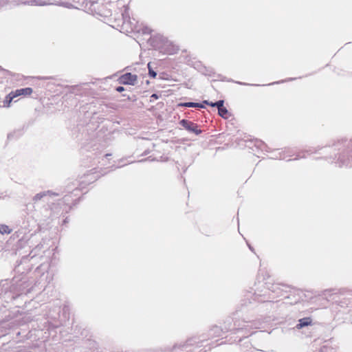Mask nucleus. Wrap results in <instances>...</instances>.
<instances>
[{
    "label": "nucleus",
    "instance_id": "obj_1",
    "mask_svg": "<svg viewBox=\"0 0 352 352\" xmlns=\"http://www.w3.org/2000/svg\"><path fill=\"white\" fill-rule=\"evenodd\" d=\"M32 91L33 90L30 87L16 89L14 91H12L11 93H10L7 97V99H8V102L10 104L14 98L22 95L29 96L32 93Z\"/></svg>",
    "mask_w": 352,
    "mask_h": 352
},
{
    "label": "nucleus",
    "instance_id": "obj_2",
    "mask_svg": "<svg viewBox=\"0 0 352 352\" xmlns=\"http://www.w3.org/2000/svg\"><path fill=\"white\" fill-rule=\"evenodd\" d=\"M137 76L131 73L124 74L119 78L120 83L131 85H134L137 81Z\"/></svg>",
    "mask_w": 352,
    "mask_h": 352
},
{
    "label": "nucleus",
    "instance_id": "obj_3",
    "mask_svg": "<svg viewBox=\"0 0 352 352\" xmlns=\"http://www.w3.org/2000/svg\"><path fill=\"white\" fill-rule=\"evenodd\" d=\"M179 124L182 126H183L185 129H186L189 132L194 133L197 135H198L201 133V131L198 130L197 129V126L195 124H193L188 120H182L180 121Z\"/></svg>",
    "mask_w": 352,
    "mask_h": 352
},
{
    "label": "nucleus",
    "instance_id": "obj_4",
    "mask_svg": "<svg viewBox=\"0 0 352 352\" xmlns=\"http://www.w3.org/2000/svg\"><path fill=\"white\" fill-rule=\"evenodd\" d=\"M311 319L309 318H305L300 319L299 320V324L297 325L298 329H301L305 326H307L311 324Z\"/></svg>",
    "mask_w": 352,
    "mask_h": 352
},
{
    "label": "nucleus",
    "instance_id": "obj_5",
    "mask_svg": "<svg viewBox=\"0 0 352 352\" xmlns=\"http://www.w3.org/2000/svg\"><path fill=\"white\" fill-rule=\"evenodd\" d=\"M223 102H224L223 100H219V101H217V102H214V103L209 102L208 100H204V104H209V105H210L212 107H217L218 108V109H220V108L224 107H223Z\"/></svg>",
    "mask_w": 352,
    "mask_h": 352
},
{
    "label": "nucleus",
    "instance_id": "obj_6",
    "mask_svg": "<svg viewBox=\"0 0 352 352\" xmlns=\"http://www.w3.org/2000/svg\"><path fill=\"white\" fill-rule=\"evenodd\" d=\"M52 194L50 191H47V192H40V193H38L36 194L34 197V201H38V200H40L43 197L46 196L47 195H51Z\"/></svg>",
    "mask_w": 352,
    "mask_h": 352
},
{
    "label": "nucleus",
    "instance_id": "obj_7",
    "mask_svg": "<svg viewBox=\"0 0 352 352\" xmlns=\"http://www.w3.org/2000/svg\"><path fill=\"white\" fill-rule=\"evenodd\" d=\"M11 230L6 225L0 224V233L1 234H10Z\"/></svg>",
    "mask_w": 352,
    "mask_h": 352
},
{
    "label": "nucleus",
    "instance_id": "obj_8",
    "mask_svg": "<svg viewBox=\"0 0 352 352\" xmlns=\"http://www.w3.org/2000/svg\"><path fill=\"white\" fill-rule=\"evenodd\" d=\"M177 106L188 107H196V106H199V103H195V102L179 103V104H177Z\"/></svg>",
    "mask_w": 352,
    "mask_h": 352
},
{
    "label": "nucleus",
    "instance_id": "obj_9",
    "mask_svg": "<svg viewBox=\"0 0 352 352\" xmlns=\"http://www.w3.org/2000/svg\"><path fill=\"white\" fill-rule=\"evenodd\" d=\"M148 68L149 76L153 78H155L157 76V73L152 69L150 63L148 64Z\"/></svg>",
    "mask_w": 352,
    "mask_h": 352
},
{
    "label": "nucleus",
    "instance_id": "obj_10",
    "mask_svg": "<svg viewBox=\"0 0 352 352\" xmlns=\"http://www.w3.org/2000/svg\"><path fill=\"white\" fill-rule=\"evenodd\" d=\"M218 111L221 116H224L228 113V110L225 107L220 108Z\"/></svg>",
    "mask_w": 352,
    "mask_h": 352
},
{
    "label": "nucleus",
    "instance_id": "obj_11",
    "mask_svg": "<svg viewBox=\"0 0 352 352\" xmlns=\"http://www.w3.org/2000/svg\"><path fill=\"white\" fill-rule=\"evenodd\" d=\"M124 90V88L123 87H118L116 88V91H118V92H122Z\"/></svg>",
    "mask_w": 352,
    "mask_h": 352
},
{
    "label": "nucleus",
    "instance_id": "obj_12",
    "mask_svg": "<svg viewBox=\"0 0 352 352\" xmlns=\"http://www.w3.org/2000/svg\"><path fill=\"white\" fill-rule=\"evenodd\" d=\"M152 98L157 99V98H158V96H157V94H152V95H151V102H152Z\"/></svg>",
    "mask_w": 352,
    "mask_h": 352
},
{
    "label": "nucleus",
    "instance_id": "obj_13",
    "mask_svg": "<svg viewBox=\"0 0 352 352\" xmlns=\"http://www.w3.org/2000/svg\"><path fill=\"white\" fill-rule=\"evenodd\" d=\"M196 107L204 108V104H199V106H196Z\"/></svg>",
    "mask_w": 352,
    "mask_h": 352
}]
</instances>
